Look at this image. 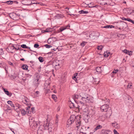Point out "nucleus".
Here are the masks:
<instances>
[{"label": "nucleus", "mask_w": 134, "mask_h": 134, "mask_svg": "<svg viewBox=\"0 0 134 134\" xmlns=\"http://www.w3.org/2000/svg\"><path fill=\"white\" fill-rule=\"evenodd\" d=\"M74 121H75L77 125L76 127L78 129H79L81 125L80 117L79 116H76L75 115H71L67 121V125H71Z\"/></svg>", "instance_id": "f257e3e1"}, {"label": "nucleus", "mask_w": 134, "mask_h": 134, "mask_svg": "<svg viewBox=\"0 0 134 134\" xmlns=\"http://www.w3.org/2000/svg\"><path fill=\"white\" fill-rule=\"evenodd\" d=\"M20 15V14H16L14 13L9 14V16L10 18L14 20H18L20 18L19 16Z\"/></svg>", "instance_id": "f03ea898"}, {"label": "nucleus", "mask_w": 134, "mask_h": 134, "mask_svg": "<svg viewBox=\"0 0 134 134\" xmlns=\"http://www.w3.org/2000/svg\"><path fill=\"white\" fill-rule=\"evenodd\" d=\"M111 115V109L108 110V111L106 112L105 114L103 115L101 118V119L102 121H104L105 119L109 118Z\"/></svg>", "instance_id": "7ed1b4c3"}, {"label": "nucleus", "mask_w": 134, "mask_h": 134, "mask_svg": "<svg viewBox=\"0 0 134 134\" xmlns=\"http://www.w3.org/2000/svg\"><path fill=\"white\" fill-rule=\"evenodd\" d=\"M52 126H53V124L49 123L47 124L44 127L45 129H47V128H48V130L49 134H52V131L53 130V128L52 127Z\"/></svg>", "instance_id": "20e7f679"}, {"label": "nucleus", "mask_w": 134, "mask_h": 134, "mask_svg": "<svg viewBox=\"0 0 134 134\" xmlns=\"http://www.w3.org/2000/svg\"><path fill=\"white\" fill-rule=\"evenodd\" d=\"M29 123L30 126H35L37 125V124L35 121L34 118L32 117H30L29 118Z\"/></svg>", "instance_id": "39448f33"}, {"label": "nucleus", "mask_w": 134, "mask_h": 134, "mask_svg": "<svg viewBox=\"0 0 134 134\" xmlns=\"http://www.w3.org/2000/svg\"><path fill=\"white\" fill-rule=\"evenodd\" d=\"M100 109L102 111L107 112L108 111V110L111 109L109 107V105L107 104H104L100 107Z\"/></svg>", "instance_id": "423d86ee"}, {"label": "nucleus", "mask_w": 134, "mask_h": 134, "mask_svg": "<svg viewBox=\"0 0 134 134\" xmlns=\"http://www.w3.org/2000/svg\"><path fill=\"white\" fill-rule=\"evenodd\" d=\"M9 105H10L11 106V107H10L9 106V110H17V108H16V107H17L18 108H19V107H15L14 104L13 103L12 101L10 100H9Z\"/></svg>", "instance_id": "0eeeda50"}, {"label": "nucleus", "mask_w": 134, "mask_h": 134, "mask_svg": "<svg viewBox=\"0 0 134 134\" xmlns=\"http://www.w3.org/2000/svg\"><path fill=\"white\" fill-rule=\"evenodd\" d=\"M30 108V107H27L26 108V111H25V110L24 109H22L21 110V114L23 115H25L26 113V112H27L28 114H30V113H31V111H29V109Z\"/></svg>", "instance_id": "6e6552de"}, {"label": "nucleus", "mask_w": 134, "mask_h": 134, "mask_svg": "<svg viewBox=\"0 0 134 134\" xmlns=\"http://www.w3.org/2000/svg\"><path fill=\"white\" fill-rule=\"evenodd\" d=\"M86 103L90 104H91L93 102V100L91 97V96L89 95H87L86 98L85 100Z\"/></svg>", "instance_id": "1a4fd4ad"}, {"label": "nucleus", "mask_w": 134, "mask_h": 134, "mask_svg": "<svg viewBox=\"0 0 134 134\" xmlns=\"http://www.w3.org/2000/svg\"><path fill=\"white\" fill-rule=\"evenodd\" d=\"M22 4L24 5H29L31 4V0H24L22 1Z\"/></svg>", "instance_id": "9d476101"}, {"label": "nucleus", "mask_w": 134, "mask_h": 134, "mask_svg": "<svg viewBox=\"0 0 134 134\" xmlns=\"http://www.w3.org/2000/svg\"><path fill=\"white\" fill-rule=\"evenodd\" d=\"M87 116H92L94 115L95 113V111L94 110L91 109L88 110Z\"/></svg>", "instance_id": "9b49d317"}, {"label": "nucleus", "mask_w": 134, "mask_h": 134, "mask_svg": "<svg viewBox=\"0 0 134 134\" xmlns=\"http://www.w3.org/2000/svg\"><path fill=\"white\" fill-rule=\"evenodd\" d=\"M70 27V25L69 24H68L66 26L60 27V31L62 32L63 30L66 29H68Z\"/></svg>", "instance_id": "f8f14e48"}, {"label": "nucleus", "mask_w": 134, "mask_h": 134, "mask_svg": "<svg viewBox=\"0 0 134 134\" xmlns=\"http://www.w3.org/2000/svg\"><path fill=\"white\" fill-rule=\"evenodd\" d=\"M107 0H99V3L100 4L102 5H104L107 4Z\"/></svg>", "instance_id": "ddd939ff"}, {"label": "nucleus", "mask_w": 134, "mask_h": 134, "mask_svg": "<svg viewBox=\"0 0 134 134\" xmlns=\"http://www.w3.org/2000/svg\"><path fill=\"white\" fill-rule=\"evenodd\" d=\"M123 13L127 15L129 13L131 14L132 13L130 12V9L128 8L125 9L123 10Z\"/></svg>", "instance_id": "4468645a"}, {"label": "nucleus", "mask_w": 134, "mask_h": 134, "mask_svg": "<svg viewBox=\"0 0 134 134\" xmlns=\"http://www.w3.org/2000/svg\"><path fill=\"white\" fill-rule=\"evenodd\" d=\"M90 37H93L94 39L95 38H96L97 37V35L96 32H93L91 33L89 36Z\"/></svg>", "instance_id": "2eb2a0df"}, {"label": "nucleus", "mask_w": 134, "mask_h": 134, "mask_svg": "<svg viewBox=\"0 0 134 134\" xmlns=\"http://www.w3.org/2000/svg\"><path fill=\"white\" fill-rule=\"evenodd\" d=\"M28 99L26 97L24 96V98H23L22 102L25 104H28Z\"/></svg>", "instance_id": "dca6fc26"}, {"label": "nucleus", "mask_w": 134, "mask_h": 134, "mask_svg": "<svg viewBox=\"0 0 134 134\" xmlns=\"http://www.w3.org/2000/svg\"><path fill=\"white\" fill-rule=\"evenodd\" d=\"M112 126L115 127V128L118 129L120 127L119 125L117 124V123L116 122L112 123Z\"/></svg>", "instance_id": "f3484780"}, {"label": "nucleus", "mask_w": 134, "mask_h": 134, "mask_svg": "<svg viewBox=\"0 0 134 134\" xmlns=\"http://www.w3.org/2000/svg\"><path fill=\"white\" fill-rule=\"evenodd\" d=\"M110 131L108 130L103 129L101 131V134H108Z\"/></svg>", "instance_id": "a211bd4d"}, {"label": "nucleus", "mask_w": 134, "mask_h": 134, "mask_svg": "<svg viewBox=\"0 0 134 134\" xmlns=\"http://www.w3.org/2000/svg\"><path fill=\"white\" fill-rule=\"evenodd\" d=\"M79 105H78L77 107V108L78 109H82V106L84 105V103L83 102H82L80 101Z\"/></svg>", "instance_id": "6ab92c4d"}, {"label": "nucleus", "mask_w": 134, "mask_h": 134, "mask_svg": "<svg viewBox=\"0 0 134 134\" xmlns=\"http://www.w3.org/2000/svg\"><path fill=\"white\" fill-rule=\"evenodd\" d=\"M102 126L100 125H98L94 129V130H93L94 132H95L97 130L101 129L102 128Z\"/></svg>", "instance_id": "aec40b11"}, {"label": "nucleus", "mask_w": 134, "mask_h": 134, "mask_svg": "<svg viewBox=\"0 0 134 134\" xmlns=\"http://www.w3.org/2000/svg\"><path fill=\"white\" fill-rule=\"evenodd\" d=\"M102 28H114V26L112 25H107L103 27H102Z\"/></svg>", "instance_id": "412c9836"}, {"label": "nucleus", "mask_w": 134, "mask_h": 134, "mask_svg": "<svg viewBox=\"0 0 134 134\" xmlns=\"http://www.w3.org/2000/svg\"><path fill=\"white\" fill-rule=\"evenodd\" d=\"M61 62L59 60H56L54 63V64L55 66H56V65H61Z\"/></svg>", "instance_id": "4be33fe9"}, {"label": "nucleus", "mask_w": 134, "mask_h": 134, "mask_svg": "<svg viewBox=\"0 0 134 134\" xmlns=\"http://www.w3.org/2000/svg\"><path fill=\"white\" fill-rule=\"evenodd\" d=\"M28 66L26 65H24L22 66V68L24 70H27Z\"/></svg>", "instance_id": "5701e85b"}, {"label": "nucleus", "mask_w": 134, "mask_h": 134, "mask_svg": "<svg viewBox=\"0 0 134 134\" xmlns=\"http://www.w3.org/2000/svg\"><path fill=\"white\" fill-rule=\"evenodd\" d=\"M13 3L18 4V2L16 1H9V4H12Z\"/></svg>", "instance_id": "b1692460"}, {"label": "nucleus", "mask_w": 134, "mask_h": 134, "mask_svg": "<svg viewBox=\"0 0 134 134\" xmlns=\"http://www.w3.org/2000/svg\"><path fill=\"white\" fill-rule=\"evenodd\" d=\"M39 92L38 91H36V92L34 94V97H37L39 96Z\"/></svg>", "instance_id": "393cba45"}, {"label": "nucleus", "mask_w": 134, "mask_h": 134, "mask_svg": "<svg viewBox=\"0 0 134 134\" xmlns=\"http://www.w3.org/2000/svg\"><path fill=\"white\" fill-rule=\"evenodd\" d=\"M123 52H124V53L127 54L128 53H130L131 52L132 53V52L131 51H127V50L125 49L124 50H123Z\"/></svg>", "instance_id": "a878e982"}, {"label": "nucleus", "mask_w": 134, "mask_h": 134, "mask_svg": "<svg viewBox=\"0 0 134 134\" xmlns=\"http://www.w3.org/2000/svg\"><path fill=\"white\" fill-rule=\"evenodd\" d=\"M80 14H87L88 13V12L87 11H84L83 10H81L79 12Z\"/></svg>", "instance_id": "bb28decb"}, {"label": "nucleus", "mask_w": 134, "mask_h": 134, "mask_svg": "<svg viewBox=\"0 0 134 134\" xmlns=\"http://www.w3.org/2000/svg\"><path fill=\"white\" fill-rule=\"evenodd\" d=\"M52 97L53 98L54 100L56 101V99H57V97H56V96L54 94H53L52 95Z\"/></svg>", "instance_id": "cd10ccee"}, {"label": "nucleus", "mask_w": 134, "mask_h": 134, "mask_svg": "<svg viewBox=\"0 0 134 134\" xmlns=\"http://www.w3.org/2000/svg\"><path fill=\"white\" fill-rule=\"evenodd\" d=\"M31 2H32L31 4H39V2H37L36 1L34 0H31Z\"/></svg>", "instance_id": "c85d7f7f"}, {"label": "nucleus", "mask_w": 134, "mask_h": 134, "mask_svg": "<svg viewBox=\"0 0 134 134\" xmlns=\"http://www.w3.org/2000/svg\"><path fill=\"white\" fill-rule=\"evenodd\" d=\"M61 65H56V66H55V68L56 70H58L61 67Z\"/></svg>", "instance_id": "c756f323"}, {"label": "nucleus", "mask_w": 134, "mask_h": 134, "mask_svg": "<svg viewBox=\"0 0 134 134\" xmlns=\"http://www.w3.org/2000/svg\"><path fill=\"white\" fill-rule=\"evenodd\" d=\"M38 59L41 62H42L44 61L43 58L41 57H39Z\"/></svg>", "instance_id": "7c9ffc66"}, {"label": "nucleus", "mask_w": 134, "mask_h": 134, "mask_svg": "<svg viewBox=\"0 0 134 134\" xmlns=\"http://www.w3.org/2000/svg\"><path fill=\"white\" fill-rule=\"evenodd\" d=\"M103 46L101 45L100 46H98L97 47V48L98 50H102L103 48Z\"/></svg>", "instance_id": "2f4dec72"}, {"label": "nucleus", "mask_w": 134, "mask_h": 134, "mask_svg": "<svg viewBox=\"0 0 134 134\" xmlns=\"http://www.w3.org/2000/svg\"><path fill=\"white\" fill-rule=\"evenodd\" d=\"M78 74V73H76L74 74V76L72 77L73 79H74L76 81V76Z\"/></svg>", "instance_id": "473e14b6"}, {"label": "nucleus", "mask_w": 134, "mask_h": 134, "mask_svg": "<svg viewBox=\"0 0 134 134\" xmlns=\"http://www.w3.org/2000/svg\"><path fill=\"white\" fill-rule=\"evenodd\" d=\"M87 43V42L85 41H83L81 43L80 45L82 46L83 47H84L86 44Z\"/></svg>", "instance_id": "72a5a7b5"}, {"label": "nucleus", "mask_w": 134, "mask_h": 134, "mask_svg": "<svg viewBox=\"0 0 134 134\" xmlns=\"http://www.w3.org/2000/svg\"><path fill=\"white\" fill-rule=\"evenodd\" d=\"M21 46L23 48H30L29 47H27L26 45L23 44Z\"/></svg>", "instance_id": "f704fd0d"}, {"label": "nucleus", "mask_w": 134, "mask_h": 134, "mask_svg": "<svg viewBox=\"0 0 134 134\" xmlns=\"http://www.w3.org/2000/svg\"><path fill=\"white\" fill-rule=\"evenodd\" d=\"M101 67H97L96 68V70L97 72H101Z\"/></svg>", "instance_id": "c9c22d12"}, {"label": "nucleus", "mask_w": 134, "mask_h": 134, "mask_svg": "<svg viewBox=\"0 0 134 134\" xmlns=\"http://www.w3.org/2000/svg\"><path fill=\"white\" fill-rule=\"evenodd\" d=\"M3 90L5 93L8 96V91L4 88H3Z\"/></svg>", "instance_id": "e433bc0d"}, {"label": "nucleus", "mask_w": 134, "mask_h": 134, "mask_svg": "<svg viewBox=\"0 0 134 134\" xmlns=\"http://www.w3.org/2000/svg\"><path fill=\"white\" fill-rule=\"evenodd\" d=\"M124 24H126V23L124 21H120V23H119V25L121 26H122V25H123Z\"/></svg>", "instance_id": "4c0bfd02"}, {"label": "nucleus", "mask_w": 134, "mask_h": 134, "mask_svg": "<svg viewBox=\"0 0 134 134\" xmlns=\"http://www.w3.org/2000/svg\"><path fill=\"white\" fill-rule=\"evenodd\" d=\"M132 86V83H129L128 85L127 86V88H131V87Z\"/></svg>", "instance_id": "58836bf2"}, {"label": "nucleus", "mask_w": 134, "mask_h": 134, "mask_svg": "<svg viewBox=\"0 0 134 134\" xmlns=\"http://www.w3.org/2000/svg\"><path fill=\"white\" fill-rule=\"evenodd\" d=\"M44 46L46 48H49L52 47L51 46L47 44H45Z\"/></svg>", "instance_id": "ea45409f"}, {"label": "nucleus", "mask_w": 134, "mask_h": 134, "mask_svg": "<svg viewBox=\"0 0 134 134\" xmlns=\"http://www.w3.org/2000/svg\"><path fill=\"white\" fill-rule=\"evenodd\" d=\"M4 53L3 49L1 48L0 49V55H2Z\"/></svg>", "instance_id": "a19ab883"}, {"label": "nucleus", "mask_w": 134, "mask_h": 134, "mask_svg": "<svg viewBox=\"0 0 134 134\" xmlns=\"http://www.w3.org/2000/svg\"><path fill=\"white\" fill-rule=\"evenodd\" d=\"M118 71H119V70L118 69H114L112 71V73H116Z\"/></svg>", "instance_id": "79ce46f5"}, {"label": "nucleus", "mask_w": 134, "mask_h": 134, "mask_svg": "<svg viewBox=\"0 0 134 134\" xmlns=\"http://www.w3.org/2000/svg\"><path fill=\"white\" fill-rule=\"evenodd\" d=\"M37 134H43V133L42 131L39 130L37 131Z\"/></svg>", "instance_id": "37998d69"}, {"label": "nucleus", "mask_w": 134, "mask_h": 134, "mask_svg": "<svg viewBox=\"0 0 134 134\" xmlns=\"http://www.w3.org/2000/svg\"><path fill=\"white\" fill-rule=\"evenodd\" d=\"M47 81H46L45 82V85H47L48 87H49V85L50 84V83L49 82H48L47 83Z\"/></svg>", "instance_id": "c03bdc74"}, {"label": "nucleus", "mask_w": 134, "mask_h": 134, "mask_svg": "<svg viewBox=\"0 0 134 134\" xmlns=\"http://www.w3.org/2000/svg\"><path fill=\"white\" fill-rule=\"evenodd\" d=\"M79 97V96L78 95H75L74 100H75V102H76V99H78Z\"/></svg>", "instance_id": "a18cd8bd"}, {"label": "nucleus", "mask_w": 134, "mask_h": 134, "mask_svg": "<svg viewBox=\"0 0 134 134\" xmlns=\"http://www.w3.org/2000/svg\"><path fill=\"white\" fill-rule=\"evenodd\" d=\"M39 45L38 44H35L34 45V47L35 48H38Z\"/></svg>", "instance_id": "49530a36"}, {"label": "nucleus", "mask_w": 134, "mask_h": 134, "mask_svg": "<svg viewBox=\"0 0 134 134\" xmlns=\"http://www.w3.org/2000/svg\"><path fill=\"white\" fill-rule=\"evenodd\" d=\"M87 96H83L82 97V99L83 100H84L85 101V100Z\"/></svg>", "instance_id": "de8ad7c7"}, {"label": "nucleus", "mask_w": 134, "mask_h": 134, "mask_svg": "<svg viewBox=\"0 0 134 134\" xmlns=\"http://www.w3.org/2000/svg\"><path fill=\"white\" fill-rule=\"evenodd\" d=\"M31 111H32V113H34L35 110V109H34V107H32L31 108Z\"/></svg>", "instance_id": "09e8293b"}, {"label": "nucleus", "mask_w": 134, "mask_h": 134, "mask_svg": "<svg viewBox=\"0 0 134 134\" xmlns=\"http://www.w3.org/2000/svg\"><path fill=\"white\" fill-rule=\"evenodd\" d=\"M113 131L114 134H119V133L115 129Z\"/></svg>", "instance_id": "8fccbe9b"}, {"label": "nucleus", "mask_w": 134, "mask_h": 134, "mask_svg": "<svg viewBox=\"0 0 134 134\" xmlns=\"http://www.w3.org/2000/svg\"><path fill=\"white\" fill-rule=\"evenodd\" d=\"M16 76L15 75H12L11 77V78L12 79H14L15 78Z\"/></svg>", "instance_id": "3c124183"}, {"label": "nucleus", "mask_w": 134, "mask_h": 134, "mask_svg": "<svg viewBox=\"0 0 134 134\" xmlns=\"http://www.w3.org/2000/svg\"><path fill=\"white\" fill-rule=\"evenodd\" d=\"M56 123H57L58 122V115L57 114L56 115Z\"/></svg>", "instance_id": "603ef678"}, {"label": "nucleus", "mask_w": 134, "mask_h": 134, "mask_svg": "<svg viewBox=\"0 0 134 134\" xmlns=\"http://www.w3.org/2000/svg\"><path fill=\"white\" fill-rule=\"evenodd\" d=\"M126 20H127L130 22H131V21H132V20L129 18H126Z\"/></svg>", "instance_id": "864d4df0"}, {"label": "nucleus", "mask_w": 134, "mask_h": 134, "mask_svg": "<svg viewBox=\"0 0 134 134\" xmlns=\"http://www.w3.org/2000/svg\"><path fill=\"white\" fill-rule=\"evenodd\" d=\"M9 64H10V65L12 66H13L14 65L13 63H11L10 62H9Z\"/></svg>", "instance_id": "5fc2aeb1"}, {"label": "nucleus", "mask_w": 134, "mask_h": 134, "mask_svg": "<svg viewBox=\"0 0 134 134\" xmlns=\"http://www.w3.org/2000/svg\"><path fill=\"white\" fill-rule=\"evenodd\" d=\"M121 19L122 20H126V18L124 17H122L121 18Z\"/></svg>", "instance_id": "6e6d98bb"}, {"label": "nucleus", "mask_w": 134, "mask_h": 134, "mask_svg": "<svg viewBox=\"0 0 134 134\" xmlns=\"http://www.w3.org/2000/svg\"><path fill=\"white\" fill-rule=\"evenodd\" d=\"M12 49H14V48L16 49H17L16 48H15V47H14L13 46H12ZM18 49H17V50H18Z\"/></svg>", "instance_id": "4d7b16f0"}, {"label": "nucleus", "mask_w": 134, "mask_h": 134, "mask_svg": "<svg viewBox=\"0 0 134 134\" xmlns=\"http://www.w3.org/2000/svg\"><path fill=\"white\" fill-rule=\"evenodd\" d=\"M51 31H50L46 30H45L44 31V32H51Z\"/></svg>", "instance_id": "13d9d810"}, {"label": "nucleus", "mask_w": 134, "mask_h": 134, "mask_svg": "<svg viewBox=\"0 0 134 134\" xmlns=\"http://www.w3.org/2000/svg\"><path fill=\"white\" fill-rule=\"evenodd\" d=\"M20 60L21 61H24V59L23 58H21L20 59Z\"/></svg>", "instance_id": "bf43d9fd"}, {"label": "nucleus", "mask_w": 134, "mask_h": 134, "mask_svg": "<svg viewBox=\"0 0 134 134\" xmlns=\"http://www.w3.org/2000/svg\"><path fill=\"white\" fill-rule=\"evenodd\" d=\"M12 95V93H10L9 92V96H10Z\"/></svg>", "instance_id": "052dcab7"}, {"label": "nucleus", "mask_w": 134, "mask_h": 134, "mask_svg": "<svg viewBox=\"0 0 134 134\" xmlns=\"http://www.w3.org/2000/svg\"><path fill=\"white\" fill-rule=\"evenodd\" d=\"M132 53H128L127 54H128L129 55H131L132 54Z\"/></svg>", "instance_id": "680f3d73"}, {"label": "nucleus", "mask_w": 134, "mask_h": 134, "mask_svg": "<svg viewBox=\"0 0 134 134\" xmlns=\"http://www.w3.org/2000/svg\"><path fill=\"white\" fill-rule=\"evenodd\" d=\"M132 53H128L127 54H128L129 55H131L132 54Z\"/></svg>", "instance_id": "e2e57ef3"}, {"label": "nucleus", "mask_w": 134, "mask_h": 134, "mask_svg": "<svg viewBox=\"0 0 134 134\" xmlns=\"http://www.w3.org/2000/svg\"><path fill=\"white\" fill-rule=\"evenodd\" d=\"M132 21H131V22L133 24H134V21H133V20H132Z\"/></svg>", "instance_id": "0e129e2a"}, {"label": "nucleus", "mask_w": 134, "mask_h": 134, "mask_svg": "<svg viewBox=\"0 0 134 134\" xmlns=\"http://www.w3.org/2000/svg\"><path fill=\"white\" fill-rule=\"evenodd\" d=\"M39 4L41 5H43V4L42 3H39Z\"/></svg>", "instance_id": "69168bd1"}, {"label": "nucleus", "mask_w": 134, "mask_h": 134, "mask_svg": "<svg viewBox=\"0 0 134 134\" xmlns=\"http://www.w3.org/2000/svg\"><path fill=\"white\" fill-rule=\"evenodd\" d=\"M100 82V81H99L97 83H95L96 84H98L99 83V82Z\"/></svg>", "instance_id": "338daca9"}, {"label": "nucleus", "mask_w": 134, "mask_h": 134, "mask_svg": "<svg viewBox=\"0 0 134 134\" xmlns=\"http://www.w3.org/2000/svg\"><path fill=\"white\" fill-rule=\"evenodd\" d=\"M65 9H68V10H69V8H68V7H67L65 8Z\"/></svg>", "instance_id": "774afa93"}]
</instances>
